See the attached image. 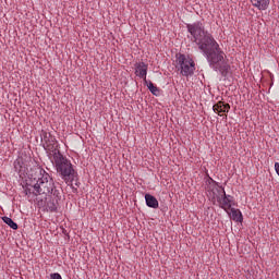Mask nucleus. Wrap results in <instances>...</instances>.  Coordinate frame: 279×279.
<instances>
[{
    "mask_svg": "<svg viewBox=\"0 0 279 279\" xmlns=\"http://www.w3.org/2000/svg\"><path fill=\"white\" fill-rule=\"evenodd\" d=\"M186 29L194 38L199 51L205 56L209 69L220 72L222 77H228L231 66L226 61V52L219 46V43L213 37V34L208 33L202 22H194L186 24Z\"/></svg>",
    "mask_w": 279,
    "mask_h": 279,
    "instance_id": "obj_1",
    "label": "nucleus"
},
{
    "mask_svg": "<svg viewBox=\"0 0 279 279\" xmlns=\"http://www.w3.org/2000/svg\"><path fill=\"white\" fill-rule=\"evenodd\" d=\"M40 138L41 142H44L43 147L45 151L52 157L51 162L59 178H61L68 186H71L73 193H77V189L82 186V183L80 182V174L73 167L71 159L62 155V151L58 148V140H56V136L43 130Z\"/></svg>",
    "mask_w": 279,
    "mask_h": 279,
    "instance_id": "obj_2",
    "label": "nucleus"
},
{
    "mask_svg": "<svg viewBox=\"0 0 279 279\" xmlns=\"http://www.w3.org/2000/svg\"><path fill=\"white\" fill-rule=\"evenodd\" d=\"M35 173H38L40 177L38 179L34 178V195L38 197V195H49L51 191H53V179L45 171V169L40 167L35 168Z\"/></svg>",
    "mask_w": 279,
    "mask_h": 279,
    "instance_id": "obj_3",
    "label": "nucleus"
},
{
    "mask_svg": "<svg viewBox=\"0 0 279 279\" xmlns=\"http://www.w3.org/2000/svg\"><path fill=\"white\" fill-rule=\"evenodd\" d=\"M177 69L180 71V75H183V77H191L195 74V61L191 56H186L184 53H177Z\"/></svg>",
    "mask_w": 279,
    "mask_h": 279,
    "instance_id": "obj_4",
    "label": "nucleus"
},
{
    "mask_svg": "<svg viewBox=\"0 0 279 279\" xmlns=\"http://www.w3.org/2000/svg\"><path fill=\"white\" fill-rule=\"evenodd\" d=\"M147 69L148 65L145 62L135 63V75L141 80H144V84H147Z\"/></svg>",
    "mask_w": 279,
    "mask_h": 279,
    "instance_id": "obj_5",
    "label": "nucleus"
},
{
    "mask_svg": "<svg viewBox=\"0 0 279 279\" xmlns=\"http://www.w3.org/2000/svg\"><path fill=\"white\" fill-rule=\"evenodd\" d=\"M232 199H234L232 195L226 194V192H223L222 197L220 198V201H218L219 208H222V210H226V213H228V210L232 208Z\"/></svg>",
    "mask_w": 279,
    "mask_h": 279,
    "instance_id": "obj_6",
    "label": "nucleus"
},
{
    "mask_svg": "<svg viewBox=\"0 0 279 279\" xmlns=\"http://www.w3.org/2000/svg\"><path fill=\"white\" fill-rule=\"evenodd\" d=\"M60 201L53 198V196L46 197V210L49 213H58Z\"/></svg>",
    "mask_w": 279,
    "mask_h": 279,
    "instance_id": "obj_7",
    "label": "nucleus"
},
{
    "mask_svg": "<svg viewBox=\"0 0 279 279\" xmlns=\"http://www.w3.org/2000/svg\"><path fill=\"white\" fill-rule=\"evenodd\" d=\"M214 112L217 114H221L223 112H230V104H226L223 101H218L213 106Z\"/></svg>",
    "mask_w": 279,
    "mask_h": 279,
    "instance_id": "obj_8",
    "label": "nucleus"
},
{
    "mask_svg": "<svg viewBox=\"0 0 279 279\" xmlns=\"http://www.w3.org/2000/svg\"><path fill=\"white\" fill-rule=\"evenodd\" d=\"M62 195H63V191H62V186L60 185H52V190H50V193L48 195V197H52V199H57L59 202L62 201Z\"/></svg>",
    "mask_w": 279,
    "mask_h": 279,
    "instance_id": "obj_9",
    "label": "nucleus"
},
{
    "mask_svg": "<svg viewBox=\"0 0 279 279\" xmlns=\"http://www.w3.org/2000/svg\"><path fill=\"white\" fill-rule=\"evenodd\" d=\"M145 202H146V206L148 208L157 209L160 206V204L158 203V198H156V196H154L149 193L145 194Z\"/></svg>",
    "mask_w": 279,
    "mask_h": 279,
    "instance_id": "obj_10",
    "label": "nucleus"
},
{
    "mask_svg": "<svg viewBox=\"0 0 279 279\" xmlns=\"http://www.w3.org/2000/svg\"><path fill=\"white\" fill-rule=\"evenodd\" d=\"M223 193H226V189L221 185L216 187V191L210 193L211 202L215 204L216 202H221V197L223 196Z\"/></svg>",
    "mask_w": 279,
    "mask_h": 279,
    "instance_id": "obj_11",
    "label": "nucleus"
},
{
    "mask_svg": "<svg viewBox=\"0 0 279 279\" xmlns=\"http://www.w3.org/2000/svg\"><path fill=\"white\" fill-rule=\"evenodd\" d=\"M230 210V218L233 221H236V223H243V214L241 213V209H236L234 207L229 208Z\"/></svg>",
    "mask_w": 279,
    "mask_h": 279,
    "instance_id": "obj_12",
    "label": "nucleus"
},
{
    "mask_svg": "<svg viewBox=\"0 0 279 279\" xmlns=\"http://www.w3.org/2000/svg\"><path fill=\"white\" fill-rule=\"evenodd\" d=\"M271 0H251V3L257 10H267Z\"/></svg>",
    "mask_w": 279,
    "mask_h": 279,
    "instance_id": "obj_13",
    "label": "nucleus"
},
{
    "mask_svg": "<svg viewBox=\"0 0 279 279\" xmlns=\"http://www.w3.org/2000/svg\"><path fill=\"white\" fill-rule=\"evenodd\" d=\"M206 190L210 194L214 191H217V189L219 187V183H217V181H214L213 178L208 177V179L206 180Z\"/></svg>",
    "mask_w": 279,
    "mask_h": 279,
    "instance_id": "obj_14",
    "label": "nucleus"
},
{
    "mask_svg": "<svg viewBox=\"0 0 279 279\" xmlns=\"http://www.w3.org/2000/svg\"><path fill=\"white\" fill-rule=\"evenodd\" d=\"M3 223H5L7 226H9V228H11V230H19V225L16 222H14V220H12V218L8 217V216H3L1 217Z\"/></svg>",
    "mask_w": 279,
    "mask_h": 279,
    "instance_id": "obj_15",
    "label": "nucleus"
},
{
    "mask_svg": "<svg viewBox=\"0 0 279 279\" xmlns=\"http://www.w3.org/2000/svg\"><path fill=\"white\" fill-rule=\"evenodd\" d=\"M144 84L145 86H147L151 95H155V97H158V95L160 94V89L156 85H154L151 81H147V83H144Z\"/></svg>",
    "mask_w": 279,
    "mask_h": 279,
    "instance_id": "obj_16",
    "label": "nucleus"
},
{
    "mask_svg": "<svg viewBox=\"0 0 279 279\" xmlns=\"http://www.w3.org/2000/svg\"><path fill=\"white\" fill-rule=\"evenodd\" d=\"M25 195H34V181L26 182L24 186Z\"/></svg>",
    "mask_w": 279,
    "mask_h": 279,
    "instance_id": "obj_17",
    "label": "nucleus"
},
{
    "mask_svg": "<svg viewBox=\"0 0 279 279\" xmlns=\"http://www.w3.org/2000/svg\"><path fill=\"white\" fill-rule=\"evenodd\" d=\"M50 279H62V275L59 272H52L50 274Z\"/></svg>",
    "mask_w": 279,
    "mask_h": 279,
    "instance_id": "obj_18",
    "label": "nucleus"
},
{
    "mask_svg": "<svg viewBox=\"0 0 279 279\" xmlns=\"http://www.w3.org/2000/svg\"><path fill=\"white\" fill-rule=\"evenodd\" d=\"M63 234H66V235L69 234V233H66V229H63Z\"/></svg>",
    "mask_w": 279,
    "mask_h": 279,
    "instance_id": "obj_19",
    "label": "nucleus"
}]
</instances>
